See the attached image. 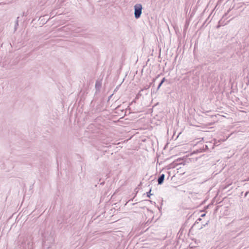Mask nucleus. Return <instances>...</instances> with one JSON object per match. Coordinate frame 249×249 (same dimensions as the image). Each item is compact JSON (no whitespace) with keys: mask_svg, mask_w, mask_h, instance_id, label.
Segmentation results:
<instances>
[{"mask_svg":"<svg viewBox=\"0 0 249 249\" xmlns=\"http://www.w3.org/2000/svg\"><path fill=\"white\" fill-rule=\"evenodd\" d=\"M142 9V7L141 4L137 3L134 5V16L136 19L140 18Z\"/></svg>","mask_w":249,"mask_h":249,"instance_id":"nucleus-1","label":"nucleus"},{"mask_svg":"<svg viewBox=\"0 0 249 249\" xmlns=\"http://www.w3.org/2000/svg\"><path fill=\"white\" fill-rule=\"evenodd\" d=\"M165 175L164 174H162L160 175V176L159 177L158 179V184L161 185L163 183L164 180Z\"/></svg>","mask_w":249,"mask_h":249,"instance_id":"nucleus-2","label":"nucleus"},{"mask_svg":"<svg viewBox=\"0 0 249 249\" xmlns=\"http://www.w3.org/2000/svg\"><path fill=\"white\" fill-rule=\"evenodd\" d=\"M101 83L99 81H96L95 85V89L96 90H100L101 88Z\"/></svg>","mask_w":249,"mask_h":249,"instance_id":"nucleus-3","label":"nucleus"},{"mask_svg":"<svg viewBox=\"0 0 249 249\" xmlns=\"http://www.w3.org/2000/svg\"><path fill=\"white\" fill-rule=\"evenodd\" d=\"M19 17H18L17 18V20H16L15 21V27H14V32L16 31L17 29H18V18H19Z\"/></svg>","mask_w":249,"mask_h":249,"instance_id":"nucleus-4","label":"nucleus"},{"mask_svg":"<svg viewBox=\"0 0 249 249\" xmlns=\"http://www.w3.org/2000/svg\"><path fill=\"white\" fill-rule=\"evenodd\" d=\"M151 84H152V83H151L149 86H147V87H144V89H141V91H145V92H144L145 94H147V92H146V91L147 90V89H149V88H150V85H151Z\"/></svg>","mask_w":249,"mask_h":249,"instance_id":"nucleus-5","label":"nucleus"},{"mask_svg":"<svg viewBox=\"0 0 249 249\" xmlns=\"http://www.w3.org/2000/svg\"><path fill=\"white\" fill-rule=\"evenodd\" d=\"M151 191V189H150L149 191L148 192H147V196L148 197H150V196L152 195V194L150 193Z\"/></svg>","mask_w":249,"mask_h":249,"instance_id":"nucleus-6","label":"nucleus"},{"mask_svg":"<svg viewBox=\"0 0 249 249\" xmlns=\"http://www.w3.org/2000/svg\"><path fill=\"white\" fill-rule=\"evenodd\" d=\"M245 81H246V84L248 85V84H249V79L248 78V76H247V78L245 79Z\"/></svg>","mask_w":249,"mask_h":249,"instance_id":"nucleus-7","label":"nucleus"},{"mask_svg":"<svg viewBox=\"0 0 249 249\" xmlns=\"http://www.w3.org/2000/svg\"><path fill=\"white\" fill-rule=\"evenodd\" d=\"M162 83H161V82H160V84H159V85H158V88H157V90H158V89L160 88V87H161V86L162 85Z\"/></svg>","mask_w":249,"mask_h":249,"instance_id":"nucleus-8","label":"nucleus"},{"mask_svg":"<svg viewBox=\"0 0 249 249\" xmlns=\"http://www.w3.org/2000/svg\"><path fill=\"white\" fill-rule=\"evenodd\" d=\"M166 79H165V78L164 77L163 78V79L161 80V81H160L161 82V83H163V82H164L165 81Z\"/></svg>","mask_w":249,"mask_h":249,"instance_id":"nucleus-9","label":"nucleus"},{"mask_svg":"<svg viewBox=\"0 0 249 249\" xmlns=\"http://www.w3.org/2000/svg\"><path fill=\"white\" fill-rule=\"evenodd\" d=\"M159 76H160V75H159H159H158L156 77V78H154V79H153V82H154V81L156 80V79H157L158 78H159Z\"/></svg>","mask_w":249,"mask_h":249,"instance_id":"nucleus-10","label":"nucleus"},{"mask_svg":"<svg viewBox=\"0 0 249 249\" xmlns=\"http://www.w3.org/2000/svg\"><path fill=\"white\" fill-rule=\"evenodd\" d=\"M141 92H142L141 90L140 91V92L138 94V96H142V94Z\"/></svg>","mask_w":249,"mask_h":249,"instance_id":"nucleus-11","label":"nucleus"},{"mask_svg":"<svg viewBox=\"0 0 249 249\" xmlns=\"http://www.w3.org/2000/svg\"><path fill=\"white\" fill-rule=\"evenodd\" d=\"M248 193H249V192H246V193H245V196H247V195H248Z\"/></svg>","mask_w":249,"mask_h":249,"instance_id":"nucleus-12","label":"nucleus"},{"mask_svg":"<svg viewBox=\"0 0 249 249\" xmlns=\"http://www.w3.org/2000/svg\"><path fill=\"white\" fill-rule=\"evenodd\" d=\"M205 215V213H204V214H202L201 215V216H202V217H203V216H204Z\"/></svg>","mask_w":249,"mask_h":249,"instance_id":"nucleus-13","label":"nucleus"},{"mask_svg":"<svg viewBox=\"0 0 249 249\" xmlns=\"http://www.w3.org/2000/svg\"><path fill=\"white\" fill-rule=\"evenodd\" d=\"M197 220L200 221V220H201V219L200 218H198V219H197Z\"/></svg>","mask_w":249,"mask_h":249,"instance_id":"nucleus-14","label":"nucleus"},{"mask_svg":"<svg viewBox=\"0 0 249 249\" xmlns=\"http://www.w3.org/2000/svg\"><path fill=\"white\" fill-rule=\"evenodd\" d=\"M208 223H206L205 224L203 225L204 226H205L206 225H207Z\"/></svg>","mask_w":249,"mask_h":249,"instance_id":"nucleus-15","label":"nucleus"}]
</instances>
